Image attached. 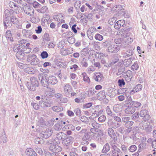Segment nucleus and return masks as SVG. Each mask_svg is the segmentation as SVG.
Masks as SVG:
<instances>
[{
    "instance_id": "obj_24",
    "label": "nucleus",
    "mask_w": 156,
    "mask_h": 156,
    "mask_svg": "<svg viewBox=\"0 0 156 156\" xmlns=\"http://www.w3.org/2000/svg\"><path fill=\"white\" fill-rule=\"evenodd\" d=\"M3 25L4 29H5L8 27H10L12 26L11 23L9 22V18L4 19Z\"/></svg>"
},
{
    "instance_id": "obj_1",
    "label": "nucleus",
    "mask_w": 156,
    "mask_h": 156,
    "mask_svg": "<svg viewBox=\"0 0 156 156\" xmlns=\"http://www.w3.org/2000/svg\"><path fill=\"white\" fill-rule=\"evenodd\" d=\"M48 149L52 153H51L48 151L45 153V156H58L57 154L62 150L61 147L54 145H50Z\"/></svg>"
},
{
    "instance_id": "obj_53",
    "label": "nucleus",
    "mask_w": 156,
    "mask_h": 156,
    "mask_svg": "<svg viewBox=\"0 0 156 156\" xmlns=\"http://www.w3.org/2000/svg\"><path fill=\"white\" fill-rule=\"evenodd\" d=\"M62 126L59 123L56 124L54 126V129L56 131H59L61 129Z\"/></svg>"
},
{
    "instance_id": "obj_5",
    "label": "nucleus",
    "mask_w": 156,
    "mask_h": 156,
    "mask_svg": "<svg viewBox=\"0 0 156 156\" xmlns=\"http://www.w3.org/2000/svg\"><path fill=\"white\" fill-rule=\"evenodd\" d=\"M38 78L42 86L48 88L49 85V83L48 81V80L46 78L45 74L43 73L39 74L38 75Z\"/></svg>"
},
{
    "instance_id": "obj_56",
    "label": "nucleus",
    "mask_w": 156,
    "mask_h": 156,
    "mask_svg": "<svg viewBox=\"0 0 156 156\" xmlns=\"http://www.w3.org/2000/svg\"><path fill=\"white\" fill-rule=\"evenodd\" d=\"M41 56L42 59L47 58L48 56V54L46 51H43L41 54Z\"/></svg>"
},
{
    "instance_id": "obj_31",
    "label": "nucleus",
    "mask_w": 156,
    "mask_h": 156,
    "mask_svg": "<svg viewBox=\"0 0 156 156\" xmlns=\"http://www.w3.org/2000/svg\"><path fill=\"white\" fill-rule=\"evenodd\" d=\"M37 124L38 126H40L41 127H45L46 123L44 119L42 117H40L39 118Z\"/></svg>"
},
{
    "instance_id": "obj_17",
    "label": "nucleus",
    "mask_w": 156,
    "mask_h": 156,
    "mask_svg": "<svg viewBox=\"0 0 156 156\" xmlns=\"http://www.w3.org/2000/svg\"><path fill=\"white\" fill-rule=\"evenodd\" d=\"M93 78L96 81L99 82H101L102 79L104 78L103 75L100 73H95Z\"/></svg>"
},
{
    "instance_id": "obj_45",
    "label": "nucleus",
    "mask_w": 156,
    "mask_h": 156,
    "mask_svg": "<svg viewBox=\"0 0 156 156\" xmlns=\"http://www.w3.org/2000/svg\"><path fill=\"white\" fill-rule=\"evenodd\" d=\"M80 120L83 122L87 124L89 122L88 118L85 116H82L80 118Z\"/></svg>"
},
{
    "instance_id": "obj_43",
    "label": "nucleus",
    "mask_w": 156,
    "mask_h": 156,
    "mask_svg": "<svg viewBox=\"0 0 156 156\" xmlns=\"http://www.w3.org/2000/svg\"><path fill=\"white\" fill-rule=\"evenodd\" d=\"M34 141L35 144H42L44 143V140L42 138L37 137L34 139Z\"/></svg>"
},
{
    "instance_id": "obj_25",
    "label": "nucleus",
    "mask_w": 156,
    "mask_h": 156,
    "mask_svg": "<svg viewBox=\"0 0 156 156\" xmlns=\"http://www.w3.org/2000/svg\"><path fill=\"white\" fill-rule=\"evenodd\" d=\"M24 71L29 74H32L35 73V69L33 67H28L25 68Z\"/></svg>"
},
{
    "instance_id": "obj_33",
    "label": "nucleus",
    "mask_w": 156,
    "mask_h": 156,
    "mask_svg": "<svg viewBox=\"0 0 156 156\" xmlns=\"http://www.w3.org/2000/svg\"><path fill=\"white\" fill-rule=\"evenodd\" d=\"M122 107L119 104L115 105L113 107V110L116 113H118L121 111Z\"/></svg>"
},
{
    "instance_id": "obj_15",
    "label": "nucleus",
    "mask_w": 156,
    "mask_h": 156,
    "mask_svg": "<svg viewBox=\"0 0 156 156\" xmlns=\"http://www.w3.org/2000/svg\"><path fill=\"white\" fill-rule=\"evenodd\" d=\"M135 109L132 105H128L125 110V113L127 114H133L135 111Z\"/></svg>"
},
{
    "instance_id": "obj_20",
    "label": "nucleus",
    "mask_w": 156,
    "mask_h": 156,
    "mask_svg": "<svg viewBox=\"0 0 156 156\" xmlns=\"http://www.w3.org/2000/svg\"><path fill=\"white\" fill-rule=\"evenodd\" d=\"M48 82L49 84L52 85H55L58 82L57 80L56 77L53 76H49L48 78Z\"/></svg>"
},
{
    "instance_id": "obj_22",
    "label": "nucleus",
    "mask_w": 156,
    "mask_h": 156,
    "mask_svg": "<svg viewBox=\"0 0 156 156\" xmlns=\"http://www.w3.org/2000/svg\"><path fill=\"white\" fill-rule=\"evenodd\" d=\"M122 89H119L118 90L117 92L118 94H122V95H120L118 96V98L119 100L120 101H122L124 100L126 98V94L124 93V92L122 94Z\"/></svg>"
},
{
    "instance_id": "obj_37",
    "label": "nucleus",
    "mask_w": 156,
    "mask_h": 156,
    "mask_svg": "<svg viewBox=\"0 0 156 156\" xmlns=\"http://www.w3.org/2000/svg\"><path fill=\"white\" fill-rule=\"evenodd\" d=\"M51 141H50V142H48V143H49V144H52V143H53L52 145H58V144H59L60 143V140H59L58 138H57L56 137L54 139H52L51 140Z\"/></svg>"
},
{
    "instance_id": "obj_16",
    "label": "nucleus",
    "mask_w": 156,
    "mask_h": 156,
    "mask_svg": "<svg viewBox=\"0 0 156 156\" xmlns=\"http://www.w3.org/2000/svg\"><path fill=\"white\" fill-rule=\"evenodd\" d=\"M107 123L109 127L114 129L117 128L121 126V124L111 121H108Z\"/></svg>"
},
{
    "instance_id": "obj_32",
    "label": "nucleus",
    "mask_w": 156,
    "mask_h": 156,
    "mask_svg": "<svg viewBox=\"0 0 156 156\" xmlns=\"http://www.w3.org/2000/svg\"><path fill=\"white\" fill-rule=\"evenodd\" d=\"M112 140H111L110 142V145L111 149L117 147L116 145V142L117 140V138H112Z\"/></svg>"
},
{
    "instance_id": "obj_42",
    "label": "nucleus",
    "mask_w": 156,
    "mask_h": 156,
    "mask_svg": "<svg viewBox=\"0 0 156 156\" xmlns=\"http://www.w3.org/2000/svg\"><path fill=\"white\" fill-rule=\"evenodd\" d=\"M137 149V147L135 145H132L128 148V150L129 152L133 153Z\"/></svg>"
},
{
    "instance_id": "obj_3",
    "label": "nucleus",
    "mask_w": 156,
    "mask_h": 156,
    "mask_svg": "<svg viewBox=\"0 0 156 156\" xmlns=\"http://www.w3.org/2000/svg\"><path fill=\"white\" fill-rule=\"evenodd\" d=\"M140 117H143L144 122L150 119L151 116L149 115V110L147 107L145 105L142 107L140 112Z\"/></svg>"
},
{
    "instance_id": "obj_59",
    "label": "nucleus",
    "mask_w": 156,
    "mask_h": 156,
    "mask_svg": "<svg viewBox=\"0 0 156 156\" xmlns=\"http://www.w3.org/2000/svg\"><path fill=\"white\" fill-rule=\"evenodd\" d=\"M116 20L115 18H110L108 21V23L111 25H113L114 23H115Z\"/></svg>"
},
{
    "instance_id": "obj_40",
    "label": "nucleus",
    "mask_w": 156,
    "mask_h": 156,
    "mask_svg": "<svg viewBox=\"0 0 156 156\" xmlns=\"http://www.w3.org/2000/svg\"><path fill=\"white\" fill-rule=\"evenodd\" d=\"M110 150V147L108 143L106 144L104 146L102 152L103 153H106Z\"/></svg>"
},
{
    "instance_id": "obj_55",
    "label": "nucleus",
    "mask_w": 156,
    "mask_h": 156,
    "mask_svg": "<svg viewBox=\"0 0 156 156\" xmlns=\"http://www.w3.org/2000/svg\"><path fill=\"white\" fill-rule=\"evenodd\" d=\"M101 62L102 64H104L105 67H108L111 66L110 64L107 63L105 59L104 58H103L101 59Z\"/></svg>"
},
{
    "instance_id": "obj_61",
    "label": "nucleus",
    "mask_w": 156,
    "mask_h": 156,
    "mask_svg": "<svg viewBox=\"0 0 156 156\" xmlns=\"http://www.w3.org/2000/svg\"><path fill=\"white\" fill-rule=\"evenodd\" d=\"M133 123V122L129 120L125 124L124 126L126 128L130 127L132 126Z\"/></svg>"
},
{
    "instance_id": "obj_8",
    "label": "nucleus",
    "mask_w": 156,
    "mask_h": 156,
    "mask_svg": "<svg viewBox=\"0 0 156 156\" xmlns=\"http://www.w3.org/2000/svg\"><path fill=\"white\" fill-rule=\"evenodd\" d=\"M63 92L65 96L67 97H69L72 89V87L69 83H67L63 86Z\"/></svg>"
},
{
    "instance_id": "obj_10",
    "label": "nucleus",
    "mask_w": 156,
    "mask_h": 156,
    "mask_svg": "<svg viewBox=\"0 0 156 156\" xmlns=\"http://www.w3.org/2000/svg\"><path fill=\"white\" fill-rule=\"evenodd\" d=\"M91 127L90 130L93 133H94L98 131L97 130L99 127V124L97 123L94 120H93L90 122Z\"/></svg>"
},
{
    "instance_id": "obj_26",
    "label": "nucleus",
    "mask_w": 156,
    "mask_h": 156,
    "mask_svg": "<svg viewBox=\"0 0 156 156\" xmlns=\"http://www.w3.org/2000/svg\"><path fill=\"white\" fill-rule=\"evenodd\" d=\"M108 133L109 136L112 138H117L115 134L114 130L112 128L110 127L108 129Z\"/></svg>"
},
{
    "instance_id": "obj_6",
    "label": "nucleus",
    "mask_w": 156,
    "mask_h": 156,
    "mask_svg": "<svg viewBox=\"0 0 156 156\" xmlns=\"http://www.w3.org/2000/svg\"><path fill=\"white\" fill-rule=\"evenodd\" d=\"M39 104L42 108L50 107L51 106V103L50 100L46 98H42L41 100L39 101Z\"/></svg>"
},
{
    "instance_id": "obj_36",
    "label": "nucleus",
    "mask_w": 156,
    "mask_h": 156,
    "mask_svg": "<svg viewBox=\"0 0 156 156\" xmlns=\"http://www.w3.org/2000/svg\"><path fill=\"white\" fill-rule=\"evenodd\" d=\"M10 23L16 24L19 23V19L15 16H12L10 18Z\"/></svg>"
},
{
    "instance_id": "obj_47",
    "label": "nucleus",
    "mask_w": 156,
    "mask_h": 156,
    "mask_svg": "<svg viewBox=\"0 0 156 156\" xmlns=\"http://www.w3.org/2000/svg\"><path fill=\"white\" fill-rule=\"evenodd\" d=\"M139 67V66L137 62H135L134 64L132 66L131 69L133 70H136L138 69Z\"/></svg>"
},
{
    "instance_id": "obj_50",
    "label": "nucleus",
    "mask_w": 156,
    "mask_h": 156,
    "mask_svg": "<svg viewBox=\"0 0 156 156\" xmlns=\"http://www.w3.org/2000/svg\"><path fill=\"white\" fill-rule=\"evenodd\" d=\"M81 64L82 67H87L88 65L87 60V59H85V58H83V60L81 62Z\"/></svg>"
},
{
    "instance_id": "obj_30",
    "label": "nucleus",
    "mask_w": 156,
    "mask_h": 156,
    "mask_svg": "<svg viewBox=\"0 0 156 156\" xmlns=\"http://www.w3.org/2000/svg\"><path fill=\"white\" fill-rule=\"evenodd\" d=\"M18 51L16 54V58L19 59H22L25 55L24 51H23L21 50H18Z\"/></svg>"
},
{
    "instance_id": "obj_4",
    "label": "nucleus",
    "mask_w": 156,
    "mask_h": 156,
    "mask_svg": "<svg viewBox=\"0 0 156 156\" xmlns=\"http://www.w3.org/2000/svg\"><path fill=\"white\" fill-rule=\"evenodd\" d=\"M27 61L30 62V64L32 65H36L38 64L39 60L37 58L36 55L34 54H30L27 55Z\"/></svg>"
},
{
    "instance_id": "obj_49",
    "label": "nucleus",
    "mask_w": 156,
    "mask_h": 156,
    "mask_svg": "<svg viewBox=\"0 0 156 156\" xmlns=\"http://www.w3.org/2000/svg\"><path fill=\"white\" fill-rule=\"evenodd\" d=\"M1 139L2 140L3 143H5L7 142V138L5 133L4 131L2 133V135L1 136Z\"/></svg>"
},
{
    "instance_id": "obj_44",
    "label": "nucleus",
    "mask_w": 156,
    "mask_h": 156,
    "mask_svg": "<svg viewBox=\"0 0 156 156\" xmlns=\"http://www.w3.org/2000/svg\"><path fill=\"white\" fill-rule=\"evenodd\" d=\"M83 78V80L86 82L89 83L90 80L89 77L87 76V74L85 73H83L81 74Z\"/></svg>"
},
{
    "instance_id": "obj_27",
    "label": "nucleus",
    "mask_w": 156,
    "mask_h": 156,
    "mask_svg": "<svg viewBox=\"0 0 156 156\" xmlns=\"http://www.w3.org/2000/svg\"><path fill=\"white\" fill-rule=\"evenodd\" d=\"M142 87L141 84H138L130 92L131 94H133V93L137 92L141 90Z\"/></svg>"
},
{
    "instance_id": "obj_12",
    "label": "nucleus",
    "mask_w": 156,
    "mask_h": 156,
    "mask_svg": "<svg viewBox=\"0 0 156 156\" xmlns=\"http://www.w3.org/2000/svg\"><path fill=\"white\" fill-rule=\"evenodd\" d=\"M73 140V138L70 136L63 139L62 143L65 146L68 147L72 144Z\"/></svg>"
},
{
    "instance_id": "obj_51",
    "label": "nucleus",
    "mask_w": 156,
    "mask_h": 156,
    "mask_svg": "<svg viewBox=\"0 0 156 156\" xmlns=\"http://www.w3.org/2000/svg\"><path fill=\"white\" fill-rule=\"evenodd\" d=\"M146 145L145 143L144 142H142L140 143L138 146V147L139 148V149L138 150V151L139 152H140L139 150H140V149H144L146 148Z\"/></svg>"
},
{
    "instance_id": "obj_39",
    "label": "nucleus",
    "mask_w": 156,
    "mask_h": 156,
    "mask_svg": "<svg viewBox=\"0 0 156 156\" xmlns=\"http://www.w3.org/2000/svg\"><path fill=\"white\" fill-rule=\"evenodd\" d=\"M91 133L89 132H86L82 138V140L84 141L89 140Z\"/></svg>"
},
{
    "instance_id": "obj_48",
    "label": "nucleus",
    "mask_w": 156,
    "mask_h": 156,
    "mask_svg": "<svg viewBox=\"0 0 156 156\" xmlns=\"http://www.w3.org/2000/svg\"><path fill=\"white\" fill-rule=\"evenodd\" d=\"M65 135V134L62 132H60L56 135V137L60 140L62 139H64L63 136Z\"/></svg>"
},
{
    "instance_id": "obj_34",
    "label": "nucleus",
    "mask_w": 156,
    "mask_h": 156,
    "mask_svg": "<svg viewBox=\"0 0 156 156\" xmlns=\"http://www.w3.org/2000/svg\"><path fill=\"white\" fill-rule=\"evenodd\" d=\"M48 9L46 6H44L40 9H37L36 10L39 12L44 13L48 10Z\"/></svg>"
},
{
    "instance_id": "obj_41",
    "label": "nucleus",
    "mask_w": 156,
    "mask_h": 156,
    "mask_svg": "<svg viewBox=\"0 0 156 156\" xmlns=\"http://www.w3.org/2000/svg\"><path fill=\"white\" fill-rule=\"evenodd\" d=\"M132 63V61L130 59V58L129 59H125L123 62V64L125 67H128L130 66Z\"/></svg>"
},
{
    "instance_id": "obj_2",
    "label": "nucleus",
    "mask_w": 156,
    "mask_h": 156,
    "mask_svg": "<svg viewBox=\"0 0 156 156\" xmlns=\"http://www.w3.org/2000/svg\"><path fill=\"white\" fill-rule=\"evenodd\" d=\"M30 83L27 82L26 86L28 89L32 91H34L36 89V87L39 85V82L37 78L35 77H32L30 78Z\"/></svg>"
},
{
    "instance_id": "obj_23",
    "label": "nucleus",
    "mask_w": 156,
    "mask_h": 156,
    "mask_svg": "<svg viewBox=\"0 0 156 156\" xmlns=\"http://www.w3.org/2000/svg\"><path fill=\"white\" fill-rule=\"evenodd\" d=\"M23 35L27 38H30L32 32L30 30H23Z\"/></svg>"
},
{
    "instance_id": "obj_7",
    "label": "nucleus",
    "mask_w": 156,
    "mask_h": 156,
    "mask_svg": "<svg viewBox=\"0 0 156 156\" xmlns=\"http://www.w3.org/2000/svg\"><path fill=\"white\" fill-rule=\"evenodd\" d=\"M120 47L116 44H112L107 48V51L110 53H116L119 50Z\"/></svg>"
},
{
    "instance_id": "obj_57",
    "label": "nucleus",
    "mask_w": 156,
    "mask_h": 156,
    "mask_svg": "<svg viewBox=\"0 0 156 156\" xmlns=\"http://www.w3.org/2000/svg\"><path fill=\"white\" fill-rule=\"evenodd\" d=\"M141 105V104L140 102L137 101H134L133 102V104H132V106L133 105L134 108H138L140 107Z\"/></svg>"
},
{
    "instance_id": "obj_46",
    "label": "nucleus",
    "mask_w": 156,
    "mask_h": 156,
    "mask_svg": "<svg viewBox=\"0 0 156 156\" xmlns=\"http://www.w3.org/2000/svg\"><path fill=\"white\" fill-rule=\"evenodd\" d=\"M65 128L66 129H70L74 131L75 129V127L72 124H69L65 125L63 128Z\"/></svg>"
},
{
    "instance_id": "obj_13",
    "label": "nucleus",
    "mask_w": 156,
    "mask_h": 156,
    "mask_svg": "<svg viewBox=\"0 0 156 156\" xmlns=\"http://www.w3.org/2000/svg\"><path fill=\"white\" fill-rule=\"evenodd\" d=\"M24 12L30 16H33L34 12V9L32 7H29V6H24L23 8Z\"/></svg>"
},
{
    "instance_id": "obj_38",
    "label": "nucleus",
    "mask_w": 156,
    "mask_h": 156,
    "mask_svg": "<svg viewBox=\"0 0 156 156\" xmlns=\"http://www.w3.org/2000/svg\"><path fill=\"white\" fill-rule=\"evenodd\" d=\"M52 110L55 112H59L63 110V108L61 106H54L51 108Z\"/></svg>"
},
{
    "instance_id": "obj_63",
    "label": "nucleus",
    "mask_w": 156,
    "mask_h": 156,
    "mask_svg": "<svg viewBox=\"0 0 156 156\" xmlns=\"http://www.w3.org/2000/svg\"><path fill=\"white\" fill-rule=\"evenodd\" d=\"M119 60L118 58L117 57H114L113 58L111 62L110 63V65H113L117 62Z\"/></svg>"
},
{
    "instance_id": "obj_29",
    "label": "nucleus",
    "mask_w": 156,
    "mask_h": 156,
    "mask_svg": "<svg viewBox=\"0 0 156 156\" xmlns=\"http://www.w3.org/2000/svg\"><path fill=\"white\" fill-rule=\"evenodd\" d=\"M5 37L8 41H13L11 31L9 30H7L6 31Z\"/></svg>"
},
{
    "instance_id": "obj_52",
    "label": "nucleus",
    "mask_w": 156,
    "mask_h": 156,
    "mask_svg": "<svg viewBox=\"0 0 156 156\" xmlns=\"http://www.w3.org/2000/svg\"><path fill=\"white\" fill-rule=\"evenodd\" d=\"M133 54V51H127L126 52L124 53L123 56V57L126 58L129 57Z\"/></svg>"
},
{
    "instance_id": "obj_19",
    "label": "nucleus",
    "mask_w": 156,
    "mask_h": 156,
    "mask_svg": "<svg viewBox=\"0 0 156 156\" xmlns=\"http://www.w3.org/2000/svg\"><path fill=\"white\" fill-rule=\"evenodd\" d=\"M107 94L110 98L114 97L116 95V90L113 88H108Z\"/></svg>"
},
{
    "instance_id": "obj_58",
    "label": "nucleus",
    "mask_w": 156,
    "mask_h": 156,
    "mask_svg": "<svg viewBox=\"0 0 156 156\" xmlns=\"http://www.w3.org/2000/svg\"><path fill=\"white\" fill-rule=\"evenodd\" d=\"M26 46L25 44L20 45L17 47V50H21L23 51H26Z\"/></svg>"
},
{
    "instance_id": "obj_35",
    "label": "nucleus",
    "mask_w": 156,
    "mask_h": 156,
    "mask_svg": "<svg viewBox=\"0 0 156 156\" xmlns=\"http://www.w3.org/2000/svg\"><path fill=\"white\" fill-rule=\"evenodd\" d=\"M124 73L126 74V76L128 78L127 80L128 81H130L133 77L132 72L130 70H128Z\"/></svg>"
},
{
    "instance_id": "obj_54",
    "label": "nucleus",
    "mask_w": 156,
    "mask_h": 156,
    "mask_svg": "<svg viewBox=\"0 0 156 156\" xmlns=\"http://www.w3.org/2000/svg\"><path fill=\"white\" fill-rule=\"evenodd\" d=\"M134 101H132V99L131 96H128L126 101V102L129 104V105H132L133 104V102Z\"/></svg>"
},
{
    "instance_id": "obj_64",
    "label": "nucleus",
    "mask_w": 156,
    "mask_h": 156,
    "mask_svg": "<svg viewBox=\"0 0 156 156\" xmlns=\"http://www.w3.org/2000/svg\"><path fill=\"white\" fill-rule=\"evenodd\" d=\"M95 38L96 40L99 41H101L103 40V37L102 35L99 34H97L95 35Z\"/></svg>"
},
{
    "instance_id": "obj_11",
    "label": "nucleus",
    "mask_w": 156,
    "mask_h": 156,
    "mask_svg": "<svg viewBox=\"0 0 156 156\" xmlns=\"http://www.w3.org/2000/svg\"><path fill=\"white\" fill-rule=\"evenodd\" d=\"M52 133L51 129L48 128L47 129L46 131L42 132L40 134V136L41 137L46 139L50 137Z\"/></svg>"
},
{
    "instance_id": "obj_21",
    "label": "nucleus",
    "mask_w": 156,
    "mask_h": 156,
    "mask_svg": "<svg viewBox=\"0 0 156 156\" xmlns=\"http://www.w3.org/2000/svg\"><path fill=\"white\" fill-rule=\"evenodd\" d=\"M124 23L123 20H119L116 22L114 25V27L115 29H119L121 26H123Z\"/></svg>"
},
{
    "instance_id": "obj_14",
    "label": "nucleus",
    "mask_w": 156,
    "mask_h": 156,
    "mask_svg": "<svg viewBox=\"0 0 156 156\" xmlns=\"http://www.w3.org/2000/svg\"><path fill=\"white\" fill-rule=\"evenodd\" d=\"M112 154L113 156H122V153L118 147L111 149Z\"/></svg>"
},
{
    "instance_id": "obj_62",
    "label": "nucleus",
    "mask_w": 156,
    "mask_h": 156,
    "mask_svg": "<svg viewBox=\"0 0 156 156\" xmlns=\"http://www.w3.org/2000/svg\"><path fill=\"white\" fill-rule=\"evenodd\" d=\"M32 5L34 8L37 9L41 7V6L40 3L36 1H34L33 2Z\"/></svg>"
},
{
    "instance_id": "obj_9",
    "label": "nucleus",
    "mask_w": 156,
    "mask_h": 156,
    "mask_svg": "<svg viewBox=\"0 0 156 156\" xmlns=\"http://www.w3.org/2000/svg\"><path fill=\"white\" fill-rule=\"evenodd\" d=\"M144 122L142 121L140 123V128L141 129L144 130L145 132L148 133H149L152 131L153 126L152 125L149 124H147L144 126L143 125L144 124Z\"/></svg>"
},
{
    "instance_id": "obj_28",
    "label": "nucleus",
    "mask_w": 156,
    "mask_h": 156,
    "mask_svg": "<svg viewBox=\"0 0 156 156\" xmlns=\"http://www.w3.org/2000/svg\"><path fill=\"white\" fill-rule=\"evenodd\" d=\"M98 98L100 100H102L106 98L105 92L104 90L101 91L97 94Z\"/></svg>"
},
{
    "instance_id": "obj_18",
    "label": "nucleus",
    "mask_w": 156,
    "mask_h": 156,
    "mask_svg": "<svg viewBox=\"0 0 156 156\" xmlns=\"http://www.w3.org/2000/svg\"><path fill=\"white\" fill-rule=\"evenodd\" d=\"M25 153L27 156H37V154L34 150L31 148H28L25 151Z\"/></svg>"
},
{
    "instance_id": "obj_60",
    "label": "nucleus",
    "mask_w": 156,
    "mask_h": 156,
    "mask_svg": "<svg viewBox=\"0 0 156 156\" xmlns=\"http://www.w3.org/2000/svg\"><path fill=\"white\" fill-rule=\"evenodd\" d=\"M129 30L130 28H125L122 30V32L123 34V37H127L126 34L128 33Z\"/></svg>"
}]
</instances>
